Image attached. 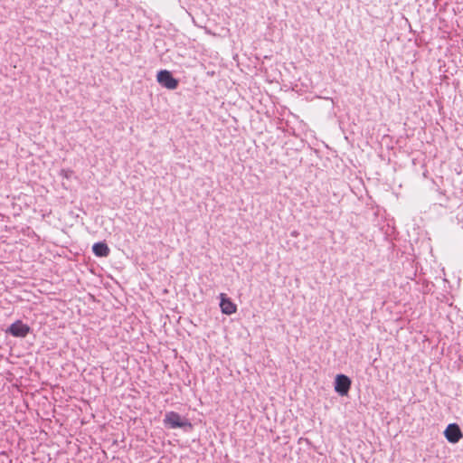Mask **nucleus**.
I'll return each instance as SVG.
<instances>
[{
  "mask_svg": "<svg viewBox=\"0 0 463 463\" xmlns=\"http://www.w3.org/2000/svg\"><path fill=\"white\" fill-rule=\"evenodd\" d=\"M351 380L345 374H337L335 380V391L341 396H346L351 387Z\"/></svg>",
  "mask_w": 463,
  "mask_h": 463,
  "instance_id": "4",
  "label": "nucleus"
},
{
  "mask_svg": "<svg viewBox=\"0 0 463 463\" xmlns=\"http://www.w3.org/2000/svg\"><path fill=\"white\" fill-rule=\"evenodd\" d=\"M93 253L98 257H107L109 254V248L104 242H97L92 247Z\"/></svg>",
  "mask_w": 463,
  "mask_h": 463,
  "instance_id": "7",
  "label": "nucleus"
},
{
  "mask_svg": "<svg viewBox=\"0 0 463 463\" xmlns=\"http://www.w3.org/2000/svg\"><path fill=\"white\" fill-rule=\"evenodd\" d=\"M444 436L450 443H457L463 438V433L457 423H450L444 430Z\"/></svg>",
  "mask_w": 463,
  "mask_h": 463,
  "instance_id": "5",
  "label": "nucleus"
},
{
  "mask_svg": "<svg viewBox=\"0 0 463 463\" xmlns=\"http://www.w3.org/2000/svg\"><path fill=\"white\" fill-rule=\"evenodd\" d=\"M164 423L165 426L171 429L188 428L191 430L193 428L191 422L185 419H183L177 412L175 411H169L165 414Z\"/></svg>",
  "mask_w": 463,
  "mask_h": 463,
  "instance_id": "1",
  "label": "nucleus"
},
{
  "mask_svg": "<svg viewBox=\"0 0 463 463\" xmlns=\"http://www.w3.org/2000/svg\"><path fill=\"white\" fill-rule=\"evenodd\" d=\"M220 298V307L223 314L232 315L236 313L237 306L230 298H227L226 294L221 293Z\"/></svg>",
  "mask_w": 463,
  "mask_h": 463,
  "instance_id": "6",
  "label": "nucleus"
},
{
  "mask_svg": "<svg viewBox=\"0 0 463 463\" xmlns=\"http://www.w3.org/2000/svg\"><path fill=\"white\" fill-rule=\"evenodd\" d=\"M31 331V327L22 320H16L6 329V333L14 337H25Z\"/></svg>",
  "mask_w": 463,
  "mask_h": 463,
  "instance_id": "2",
  "label": "nucleus"
},
{
  "mask_svg": "<svg viewBox=\"0 0 463 463\" xmlns=\"http://www.w3.org/2000/svg\"><path fill=\"white\" fill-rule=\"evenodd\" d=\"M156 80L160 85L168 90H175L178 87V80L172 76L169 71L162 70L158 71Z\"/></svg>",
  "mask_w": 463,
  "mask_h": 463,
  "instance_id": "3",
  "label": "nucleus"
}]
</instances>
